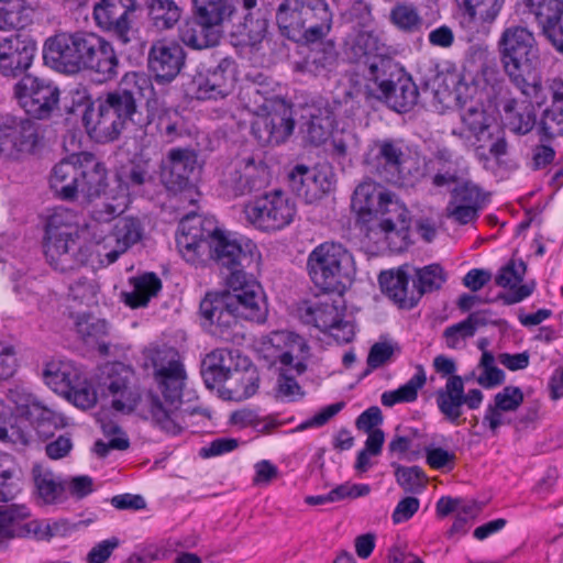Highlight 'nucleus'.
<instances>
[{
    "label": "nucleus",
    "instance_id": "nucleus-10",
    "mask_svg": "<svg viewBox=\"0 0 563 563\" xmlns=\"http://www.w3.org/2000/svg\"><path fill=\"white\" fill-rule=\"evenodd\" d=\"M307 272L322 292L342 296L354 280L353 255L341 243L323 242L309 253Z\"/></svg>",
    "mask_w": 563,
    "mask_h": 563
},
{
    "label": "nucleus",
    "instance_id": "nucleus-38",
    "mask_svg": "<svg viewBox=\"0 0 563 563\" xmlns=\"http://www.w3.org/2000/svg\"><path fill=\"white\" fill-rule=\"evenodd\" d=\"M239 353L240 351L234 349H216L206 355L201 362L200 374L208 389L223 387L222 384L232 378Z\"/></svg>",
    "mask_w": 563,
    "mask_h": 563
},
{
    "label": "nucleus",
    "instance_id": "nucleus-44",
    "mask_svg": "<svg viewBox=\"0 0 563 563\" xmlns=\"http://www.w3.org/2000/svg\"><path fill=\"white\" fill-rule=\"evenodd\" d=\"M301 0H283L276 9V23L280 34L299 43L306 40L307 31L302 26Z\"/></svg>",
    "mask_w": 563,
    "mask_h": 563
},
{
    "label": "nucleus",
    "instance_id": "nucleus-57",
    "mask_svg": "<svg viewBox=\"0 0 563 563\" xmlns=\"http://www.w3.org/2000/svg\"><path fill=\"white\" fill-rule=\"evenodd\" d=\"M527 268V263L522 258H519L518 263L510 260L498 269L495 284L503 288L514 289L523 282Z\"/></svg>",
    "mask_w": 563,
    "mask_h": 563
},
{
    "label": "nucleus",
    "instance_id": "nucleus-43",
    "mask_svg": "<svg viewBox=\"0 0 563 563\" xmlns=\"http://www.w3.org/2000/svg\"><path fill=\"white\" fill-rule=\"evenodd\" d=\"M420 91L410 75L405 76L399 81L391 85L385 93H379L373 100L386 104L397 113H407L418 103Z\"/></svg>",
    "mask_w": 563,
    "mask_h": 563
},
{
    "label": "nucleus",
    "instance_id": "nucleus-37",
    "mask_svg": "<svg viewBox=\"0 0 563 563\" xmlns=\"http://www.w3.org/2000/svg\"><path fill=\"white\" fill-rule=\"evenodd\" d=\"M411 275L407 266L397 269L383 271L378 275V284L382 292L400 309L411 310L418 305L415 296V287L409 289Z\"/></svg>",
    "mask_w": 563,
    "mask_h": 563
},
{
    "label": "nucleus",
    "instance_id": "nucleus-27",
    "mask_svg": "<svg viewBox=\"0 0 563 563\" xmlns=\"http://www.w3.org/2000/svg\"><path fill=\"white\" fill-rule=\"evenodd\" d=\"M186 62V51L176 41L161 40L152 44L147 54L146 75L158 84L172 82L181 71Z\"/></svg>",
    "mask_w": 563,
    "mask_h": 563
},
{
    "label": "nucleus",
    "instance_id": "nucleus-33",
    "mask_svg": "<svg viewBox=\"0 0 563 563\" xmlns=\"http://www.w3.org/2000/svg\"><path fill=\"white\" fill-rule=\"evenodd\" d=\"M390 52V47L382 38V33L374 26L358 29L349 34L344 41V53L351 63H363L365 66Z\"/></svg>",
    "mask_w": 563,
    "mask_h": 563
},
{
    "label": "nucleus",
    "instance_id": "nucleus-47",
    "mask_svg": "<svg viewBox=\"0 0 563 563\" xmlns=\"http://www.w3.org/2000/svg\"><path fill=\"white\" fill-rule=\"evenodd\" d=\"M509 129L519 135L532 131L537 123L534 106L531 101H522L518 109L516 99H508L503 106Z\"/></svg>",
    "mask_w": 563,
    "mask_h": 563
},
{
    "label": "nucleus",
    "instance_id": "nucleus-32",
    "mask_svg": "<svg viewBox=\"0 0 563 563\" xmlns=\"http://www.w3.org/2000/svg\"><path fill=\"white\" fill-rule=\"evenodd\" d=\"M532 13L542 34L563 56V0H523Z\"/></svg>",
    "mask_w": 563,
    "mask_h": 563
},
{
    "label": "nucleus",
    "instance_id": "nucleus-51",
    "mask_svg": "<svg viewBox=\"0 0 563 563\" xmlns=\"http://www.w3.org/2000/svg\"><path fill=\"white\" fill-rule=\"evenodd\" d=\"M389 22L405 34L422 31L424 22L417 8L409 2H397L389 12Z\"/></svg>",
    "mask_w": 563,
    "mask_h": 563
},
{
    "label": "nucleus",
    "instance_id": "nucleus-5",
    "mask_svg": "<svg viewBox=\"0 0 563 563\" xmlns=\"http://www.w3.org/2000/svg\"><path fill=\"white\" fill-rule=\"evenodd\" d=\"M154 368V379L159 395L147 393L148 412L152 424L169 435H178L183 427L177 420V412L183 404L186 371L175 349H156L150 356Z\"/></svg>",
    "mask_w": 563,
    "mask_h": 563
},
{
    "label": "nucleus",
    "instance_id": "nucleus-6",
    "mask_svg": "<svg viewBox=\"0 0 563 563\" xmlns=\"http://www.w3.org/2000/svg\"><path fill=\"white\" fill-rule=\"evenodd\" d=\"M504 73L526 97L541 90V52L536 35L527 26L510 25L497 41Z\"/></svg>",
    "mask_w": 563,
    "mask_h": 563
},
{
    "label": "nucleus",
    "instance_id": "nucleus-45",
    "mask_svg": "<svg viewBox=\"0 0 563 563\" xmlns=\"http://www.w3.org/2000/svg\"><path fill=\"white\" fill-rule=\"evenodd\" d=\"M75 327L87 345L96 346L102 356L109 355L110 344L104 341L108 335V322L104 319H99L90 312L79 313Z\"/></svg>",
    "mask_w": 563,
    "mask_h": 563
},
{
    "label": "nucleus",
    "instance_id": "nucleus-11",
    "mask_svg": "<svg viewBox=\"0 0 563 563\" xmlns=\"http://www.w3.org/2000/svg\"><path fill=\"white\" fill-rule=\"evenodd\" d=\"M239 64L232 56L201 62L186 84V96L199 101L223 100L235 90Z\"/></svg>",
    "mask_w": 563,
    "mask_h": 563
},
{
    "label": "nucleus",
    "instance_id": "nucleus-31",
    "mask_svg": "<svg viewBox=\"0 0 563 563\" xmlns=\"http://www.w3.org/2000/svg\"><path fill=\"white\" fill-rule=\"evenodd\" d=\"M197 158L192 151L172 148L162 159L159 178L168 192L174 195L191 187L190 175L196 168Z\"/></svg>",
    "mask_w": 563,
    "mask_h": 563
},
{
    "label": "nucleus",
    "instance_id": "nucleus-20",
    "mask_svg": "<svg viewBox=\"0 0 563 563\" xmlns=\"http://www.w3.org/2000/svg\"><path fill=\"white\" fill-rule=\"evenodd\" d=\"M43 377L48 386L65 395L76 407L88 409L97 402V391L85 374L70 363H47Z\"/></svg>",
    "mask_w": 563,
    "mask_h": 563
},
{
    "label": "nucleus",
    "instance_id": "nucleus-56",
    "mask_svg": "<svg viewBox=\"0 0 563 563\" xmlns=\"http://www.w3.org/2000/svg\"><path fill=\"white\" fill-rule=\"evenodd\" d=\"M478 367L482 368V374L477 377V383L485 389H490L500 386L506 380L505 372L496 366V358L493 352L483 353Z\"/></svg>",
    "mask_w": 563,
    "mask_h": 563
},
{
    "label": "nucleus",
    "instance_id": "nucleus-12",
    "mask_svg": "<svg viewBox=\"0 0 563 563\" xmlns=\"http://www.w3.org/2000/svg\"><path fill=\"white\" fill-rule=\"evenodd\" d=\"M433 368L442 377H448L445 386L435 391L438 409L448 421L459 426L463 406L465 405L470 410L478 409L484 394L478 388H472L465 393L464 378L455 375L457 365L453 358L444 354L437 355L433 358Z\"/></svg>",
    "mask_w": 563,
    "mask_h": 563
},
{
    "label": "nucleus",
    "instance_id": "nucleus-19",
    "mask_svg": "<svg viewBox=\"0 0 563 563\" xmlns=\"http://www.w3.org/2000/svg\"><path fill=\"white\" fill-rule=\"evenodd\" d=\"M269 179V166L264 159L243 157L228 166L220 180V191L232 200L265 188Z\"/></svg>",
    "mask_w": 563,
    "mask_h": 563
},
{
    "label": "nucleus",
    "instance_id": "nucleus-14",
    "mask_svg": "<svg viewBox=\"0 0 563 563\" xmlns=\"http://www.w3.org/2000/svg\"><path fill=\"white\" fill-rule=\"evenodd\" d=\"M13 98L30 118L49 120L59 111L60 89L48 77L24 74L13 85Z\"/></svg>",
    "mask_w": 563,
    "mask_h": 563
},
{
    "label": "nucleus",
    "instance_id": "nucleus-55",
    "mask_svg": "<svg viewBox=\"0 0 563 563\" xmlns=\"http://www.w3.org/2000/svg\"><path fill=\"white\" fill-rule=\"evenodd\" d=\"M390 466L395 470L394 475L397 484L409 494H421L426 489V473L418 466H404L397 462H391Z\"/></svg>",
    "mask_w": 563,
    "mask_h": 563
},
{
    "label": "nucleus",
    "instance_id": "nucleus-40",
    "mask_svg": "<svg viewBox=\"0 0 563 563\" xmlns=\"http://www.w3.org/2000/svg\"><path fill=\"white\" fill-rule=\"evenodd\" d=\"M238 0H192V18L203 29L231 22L236 15Z\"/></svg>",
    "mask_w": 563,
    "mask_h": 563
},
{
    "label": "nucleus",
    "instance_id": "nucleus-52",
    "mask_svg": "<svg viewBox=\"0 0 563 563\" xmlns=\"http://www.w3.org/2000/svg\"><path fill=\"white\" fill-rule=\"evenodd\" d=\"M471 20L493 23L498 16L505 0H455Z\"/></svg>",
    "mask_w": 563,
    "mask_h": 563
},
{
    "label": "nucleus",
    "instance_id": "nucleus-8",
    "mask_svg": "<svg viewBox=\"0 0 563 563\" xmlns=\"http://www.w3.org/2000/svg\"><path fill=\"white\" fill-rule=\"evenodd\" d=\"M49 187L64 201H75L81 194L91 201L107 192L109 174L106 164L90 152L73 153L54 165Z\"/></svg>",
    "mask_w": 563,
    "mask_h": 563
},
{
    "label": "nucleus",
    "instance_id": "nucleus-41",
    "mask_svg": "<svg viewBox=\"0 0 563 563\" xmlns=\"http://www.w3.org/2000/svg\"><path fill=\"white\" fill-rule=\"evenodd\" d=\"M466 62L471 66H476V76L478 85L483 82V88L490 87L494 92L501 89L504 78L495 58L487 47L472 45L467 49Z\"/></svg>",
    "mask_w": 563,
    "mask_h": 563
},
{
    "label": "nucleus",
    "instance_id": "nucleus-3",
    "mask_svg": "<svg viewBox=\"0 0 563 563\" xmlns=\"http://www.w3.org/2000/svg\"><path fill=\"white\" fill-rule=\"evenodd\" d=\"M155 96V89L145 73L129 71L118 86L97 98H86L81 114L87 133L99 143L118 141L128 126L134 123L139 104Z\"/></svg>",
    "mask_w": 563,
    "mask_h": 563
},
{
    "label": "nucleus",
    "instance_id": "nucleus-64",
    "mask_svg": "<svg viewBox=\"0 0 563 563\" xmlns=\"http://www.w3.org/2000/svg\"><path fill=\"white\" fill-rule=\"evenodd\" d=\"M426 462L433 470L452 471L455 466L456 455L443 448L432 445L424 448Z\"/></svg>",
    "mask_w": 563,
    "mask_h": 563
},
{
    "label": "nucleus",
    "instance_id": "nucleus-17",
    "mask_svg": "<svg viewBox=\"0 0 563 563\" xmlns=\"http://www.w3.org/2000/svg\"><path fill=\"white\" fill-rule=\"evenodd\" d=\"M257 115L251 124V133L261 146H276L285 143L296 125L294 104L283 97H265Z\"/></svg>",
    "mask_w": 563,
    "mask_h": 563
},
{
    "label": "nucleus",
    "instance_id": "nucleus-62",
    "mask_svg": "<svg viewBox=\"0 0 563 563\" xmlns=\"http://www.w3.org/2000/svg\"><path fill=\"white\" fill-rule=\"evenodd\" d=\"M13 291L16 296L26 302H37L40 300L41 283L36 277L27 275H13Z\"/></svg>",
    "mask_w": 563,
    "mask_h": 563
},
{
    "label": "nucleus",
    "instance_id": "nucleus-29",
    "mask_svg": "<svg viewBox=\"0 0 563 563\" xmlns=\"http://www.w3.org/2000/svg\"><path fill=\"white\" fill-rule=\"evenodd\" d=\"M308 44L303 57L295 63L294 70L314 77L329 78L339 65V51L333 40H302Z\"/></svg>",
    "mask_w": 563,
    "mask_h": 563
},
{
    "label": "nucleus",
    "instance_id": "nucleus-26",
    "mask_svg": "<svg viewBox=\"0 0 563 563\" xmlns=\"http://www.w3.org/2000/svg\"><path fill=\"white\" fill-rule=\"evenodd\" d=\"M36 41L27 33L18 32L0 42V75L21 78L33 64Z\"/></svg>",
    "mask_w": 563,
    "mask_h": 563
},
{
    "label": "nucleus",
    "instance_id": "nucleus-63",
    "mask_svg": "<svg viewBox=\"0 0 563 563\" xmlns=\"http://www.w3.org/2000/svg\"><path fill=\"white\" fill-rule=\"evenodd\" d=\"M96 285L87 277H80L68 287V298L80 305L89 306L96 302Z\"/></svg>",
    "mask_w": 563,
    "mask_h": 563
},
{
    "label": "nucleus",
    "instance_id": "nucleus-54",
    "mask_svg": "<svg viewBox=\"0 0 563 563\" xmlns=\"http://www.w3.org/2000/svg\"><path fill=\"white\" fill-rule=\"evenodd\" d=\"M36 493L45 504H55L65 493L63 482H56L52 471L43 472L40 466L32 471Z\"/></svg>",
    "mask_w": 563,
    "mask_h": 563
},
{
    "label": "nucleus",
    "instance_id": "nucleus-7",
    "mask_svg": "<svg viewBox=\"0 0 563 563\" xmlns=\"http://www.w3.org/2000/svg\"><path fill=\"white\" fill-rule=\"evenodd\" d=\"M352 206L358 209L363 221L377 220L393 251H406L413 243L409 210L388 190L373 183L360 184L353 192Z\"/></svg>",
    "mask_w": 563,
    "mask_h": 563
},
{
    "label": "nucleus",
    "instance_id": "nucleus-50",
    "mask_svg": "<svg viewBox=\"0 0 563 563\" xmlns=\"http://www.w3.org/2000/svg\"><path fill=\"white\" fill-rule=\"evenodd\" d=\"M446 279L444 268L438 263L417 268L416 278L412 279L417 301L419 302L423 295L441 289Z\"/></svg>",
    "mask_w": 563,
    "mask_h": 563
},
{
    "label": "nucleus",
    "instance_id": "nucleus-18",
    "mask_svg": "<svg viewBox=\"0 0 563 563\" xmlns=\"http://www.w3.org/2000/svg\"><path fill=\"white\" fill-rule=\"evenodd\" d=\"M408 159L405 141L395 137L372 140L364 154V164L368 169L389 184L402 181Z\"/></svg>",
    "mask_w": 563,
    "mask_h": 563
},
{
    "label": "nucleus",
    "instance_id": "nucleus-34",
    "mask_svg": "<svg viewBox=\"0 0 563 563\" xmlns=\"http://www.w3.org/2000/svg\"><path fill=\"white\" fill-rule=\"evenodd\" d=\"M484 195L479 186L465 180L451 190L446 214L461 225L475 221L483 207Z\"/></svg>",
    "mask_w": 563,
    "mask_h": 563
},
{
    "label": "nucleus",
    "instance_id": "nucleus-58",
    "mask_svg": "<svg viewBox=\"0 0 563 563\" xmlns=\"http://www.w3.org/2000/svg\"><path fill=\"white\" fill-rule=\"evenodd\" d=\"M525 401V394L518 386L508 385L494 396V402L488 404L487 407L497 413V410L505 412H515Z\"/></svg>",
    "mask_w": 563,
    "mask_h": 563
},
{
    "label": "nucleus",
    "instance_id": "nucleus-22",
    "mask_svg": "<svg viewBox=\"0 0 563 563\" xmlns=\"http://www.w3.org/2000/svg\"><path fill=\"white\" fill-rule=\"evenodd\" d=\"M288 185L305 203L312 205L334 190L335 175L329 164H297L288 174Z\"/></svg>",
    "mask_w": 563,
    "mask_h": 563
},
{
    "label": "nucleus",
    "instance_id": "nucleus-35",
    "mask_svg": "<svg viewBox=\"0 0 563 563\" xmlns=\"http://www.w3.org/2000/svg\"><path fill=\"white\" fill-rule=\"evenodd\" d=\"M31 511L24 504L0 507V550L13 539H30L38 525L30 522Z\"/></svg>",
    "mask_w": 563,
    "mask_h": 563
},
{
    "label": "nucleus",
    "instance_id": "nucleus-16",
    "mask_svg": "<svg viewBox=\"0 0 563 563\" xmlns=\"http://www.w3.org/2000/svg\"><path fill=\"white\" fill-rule=\"evenodd\" d=\"M478 87L474 76H466L456 69L438 71L432 80V87L429 81L421 84L422 93L432 97V107L439 112L452 107L463 110L468 103L473 104Z\"/></svg>",
    "mask_w": 563,
    "mask_h": 563
},
{
    "label": "nucleus",
    "instance_id": "nucleus-60",
    "mask_svg": "<svg viewBox=\"0 0 563 563\" xmlns=\"http://www.w3.org/2000/svg\"><path fill=\"white\" fill-rule=\"evenodd\" d=\"M7 398L10 402L9 408L12 415L23 420H25L29 415H32L33 405H37L38 402L32 394L20 386L10 388Z\"/></svg>",
    "mask_w": 563,
    "mask_h": 563
},
{
    "label": "nucleus",
    "instance_id": "nucleus-25",
    "mask_svg": "<svg viewBox=\"0 0 563 563\" xmlns=\"http://www.w3.org/2000/svg\"><path fill=\"white\" fill-rule=\"evenodd\" d=\"M241 12L236 7V15L231 21V35L242 37V42L256 46L262 43L268 33L272 18V4L257 8V0H238Z\"/></svg>",
    "mask_w": 563,
    "mask_h": 563
},
{
    "label": "nucleus",
    "instance_id": "nucleus-59",
    "mask_svg": "<svg viewBox=\"0 0 563 563\" xmlns=\"http://www.w3.org/2000/svg\"><path fill=\"white\" fill-rule=\"evenodd\" d=\"M150 159H144L142 155L130 161L129 165L122 167L119 178L126 187H139L144 185L150 178Z\"/></svg>",
    "mask_w": 563,
    "mask_h": 563
},
{
    "label": "nucleus",
    "instance_id": "nucleus-28",
    "mask_svg": "<svg viewBox=\"0 0 563 563\" xmlns=\"http://www.w3.org/2000/svg\"><path fill=\"white\" fill-rule=\"evenodd\" d=\"M406 70L396 62L390 52L366 65L364 71V84L360 87L358 93L367 103H372L379 93H386L391 85L407 76Z\"/></svg>",
    "mask_w": 563,
    "mask_h": 563
},
{
    "label": "nucleus",
    "instance_id": "nucleus-30",
    "mask_svg": "<svg viewBox=\"0 0 563 563\" xmlns=\"http://www.w3.org/2000/svg\"><path fill=\"white\" fill-rule=\"evenodd\" d=\"M268 342L274 349L276 362L294 368L297 375H302L307 371L306 362L310 355V347L302 335L294 331L277 330L271 332Z\"/></svg>",
    "mask_w": 563,
    "mask_h": 563
},
{
    "label": "nucleus",
    "instance_id": "nucleus-46",
    "mask_svg": "<svg viewBox=\"0 0 563 563\" xmlns=\"http://www.w3.org/2000/svg\"><path fill=\"white\" fill-rule=\"evenodd\" d=\"M132 291L124 294L126 306L136 309L148 305L152 298L157 297L162 290V280L154 272H145L129 278Z\"/></svg>",
    "mask_w": 563,
    "mask_h": 563
},
{
    "label": "nucleus",
    "instance_id": "nucleus-61",
    "mask_svg": "<svg viewBox=\"0 0 563 563\" xmlns=\"http://www.w3.org/2000/svg\"><path fill=\"white\" fill-rule=\"evenodd\" d=\"M306 314L322 331L333 330L336 320L340 318L334 305L310 306L307 308Z\"/></svg>",
    "mask_w": 563,
    "mask_h": 563
},
{
    "label": "nucleus",
    "instance_id": "nucleus-39",
    "mask_svg": "<svg viewBox=\"0 0 563 563\" xmlns=\"http://www.w3.org/2000/svg\"><path fill=\"white\" fill-rule=\"evenodd\" d=\"M461 111V121L475 137L476 142L482 143L476 147L477 155L481 158L488 159V156L481 153V150L484 148L486 142L494 140L495 132H500L495 118L489 115L484 107L478 103L470 104Z\"/></svg>",
    "mask_w": 563,
    "mask_h": 563
},
{
    "label": "nucleus",
    "instance_id": "nucleus-4",
    "mask_svg": "<svg viewBox=\"0 0 563 563\" xmlns=\"http://www.w3.org/2000/svg\"><path fill=\"white\" fill-rule=\"evenodd\" d=\"M44 64L66 75L91 71L107 82L119 74V58L111 42L93 32H60L43 46Z\"/></svg>",
    "mask_w": 563,
    "mask_h": 563
},
{
    "label": "nucleus",
    "instance_id": "nucleus-53",
    "mask_svg": "<svg viewBox=\"0 0 563 563\" xmlns=\"http://www.w3.org/2000/svg\"><path fill=\"white\" fill-rule=\"evenodd\" d=\"M341 7L342 18L354 23L358 29H368L375 25L372 5L365 0H336Z\"/></svg>",
    "mask_w": 563,
    "mask_h": 563
},
{
    "label": "nucleus",
    "instance_id": "nucleus-21",
    "mask_svg": "<svg viewBox=\"0 0 563 563\" xmlns=\"http://www.w3.org/2000/svg\"><path fill=\"white\" fill-rule=\"evenodd\" d=\"M142 13L140 0H100L93 5L92 18L100 30L126 45L131 41L133 19Z\"/></svg>",
    "mask_w": 563,
    "mask_h": 563
},
{
    "label": "nucleus",
    "instance_id": "nucleus-24",
    "mask_svg": "<svg viewBox=\"0 0 563 563\" xmlns=\"http://www.w3.org/2000/svg\"><path fill=\"white\" fill-rule=\"evenodd\" d=\"M133 369L122 362H112L101 368L98 387L103 396H112V408L130 413L141 400L139 391L129 388Z\"/></svg>",
    "mask_w": 563,
    "mask_h": 563
},
{
    "label": "nucleus",
    "instance_id": "nucleus-23",
    "mask_svg": "<svg viewBox=\"0 0 563 563\" xmlns=\"http://www.w3.org/2000/svg\"><path fill=\"white\" fill-rule=\"evenodd\" d=\"M341 102L320 99L300 109L298 126L307 142L319 146L325 143L336 129Z\"/></svg>",
    "mask_w": 563,
    "mask_h": 563
},
{
    "label": "nucleus",
    "instance_id": "nucleus-48",
    "mask_svg": "<svg viewBox=\"0 0 563 563\" xmlns=\"http://www.w3.org/2000/svg\"><path fill=\"white\" fill-rule=\"evenodd\" d=\"M152 21L159 31L172 29L180 19V8L173 0H140Z\"/></svg>",
    "mask_w": 563,
    "mask_h": 563
},
{
    "label": "nucleus",
    "instance_id": "nucleus-42",
    "mask_svg": "<svg viewBox=\"0 0 563 563\" xmlns=\"http://www.w3.org/2000/svg\"><path fill=\"white\" fill-rule=\"evenodd\" d=\"M301 20L306 29V40H320L327 36L332 25V12L325 0H301Z\"/></svg>",
    "mask_w": 563,
    "mask_h": 563
},
{
    "label": "nucleus",
    "instance_id": "nucleus-15",
    "mask_svg": "<svg viewBox=\"0 0 563 563\" xmlns=\"http://www.w3.org/2000/svg\"><path fill=\"white\" fill-rule=\"evenodd\" d=\"M250 223L263 232H277L294 222L297 214L295 200L282 189H273L256 197L244 207Z\"/></svg>",
    "mask_w": 563,
    "mask_h": 563
},
{
    "label": "nucleus",
    "instance_id": "nucleus-13",
    "mask_svg": "<svg viewBox=\"0 0 563 563\" xmlns=\"http://www.w3.org/2000/svg\"><path fill=\"white\" fill-rule=\"evenodd\" d=\"M45 147V134L34 118L0 113V154L20 161L37 156Z\"/></svg>",
    "mask_w": 563,
    "mask_h": 563
},
{
    "label": "nucleus",
    "instance_id": "nucleus-9",
    "mask_svg": "<svg viewBox=\"0 0 563 563\" xmlns=\"http://www.w3.org/2000/svg\"><path fill=\"white\" fill-rule=\"evenodd\" d=\"M43 252L48 265L60 273L79 269L92 257V246L80 240L78 227L66 220L63 212L47 219Z\"/></svg>",
    "mask_w": 563,
    "mask_h": 563
},
{
    "label": "nucleus",
    "instance_id": "nucleus-36",
    "mask_svg": "<svg viewBox=\"0 0 563 563\" xmlns=\"http://www.w3.org/2000/svg\"><path fill=\"white\" fill-rule=\"evenodd\" d=\"M232 377H235L236 386L232 388H218L219 397L229 401H243L254 396L260 387V374L251 358L239 353L234 363Z\"/></svg>",
    "mask_w": 563,
    "mask_h": 563
},
{
    "label": "nucleus",
    "instance_id": "nucleus-2",
    "mask_svg": "<svg viewBox=\"0 0 563 563\" xmlns=\"http://www.w3.org/2000/svg\"><path fill=\"white\" fill-rule=\"evenodd\" d=\"M228 289L209 290L201 298L198 320L207 334L224 342L235 343L244 338L241 321L263 324L267 320L268 305L263 287L244 275Z\"/></svg>",
    "mask_w": 563,
    "mask_h": 563
},
{
    "label": "nucleus",
    "instance_id": "nucleus-49",
    "mask_svg": "<svg viewBox=\"0 0 563 563\" xmlns=\"http://www.w3.org/2000/svg\"><path fill=\"white\" fill-rule=\"evenodd\" d=\"M112 235L115 240L117 247H119L121 252H126L143 240L145 235L144 223L137 217L118 218L112 229Z\"/></svg>",
    "mask_w": 563,
    "mask_h": 563
},
{
    "label": "nucleus",
    "instance_id": "nucleus-1",
    "mask_svg": "<svg viewBox=\"0 0 563 563\" xmlns=\"http://www.w3.org/2000/svg\"><path fill=\"white\" fill-rule=\"evenodd\" d=\"M176 245L186 262L196 265L210 263L224 283L243 278L260 252L254 242L219 228L213 218L187 216L178 224Z\"/></svg>",
    "mask_w": 563,
    "mask_h": 563
}]
</instances>
